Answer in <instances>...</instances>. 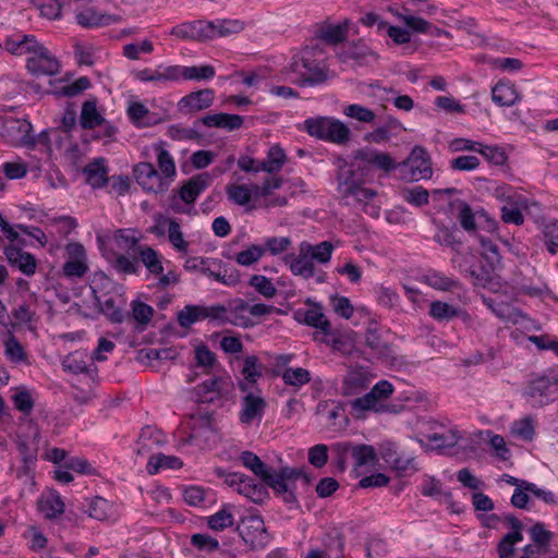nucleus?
I'll list each match as a JSON object with an SVG mask.
<instances>
[{
	"instance_id": "nucleus-20",
	"label": "nucleus",
	"mask_w": 558,
	"mask_h": 558,
	"mask_svg": "<svg viewBox=\"0 0 558 558\" xmlns=\"http://www.w3.org/2000/svg\"><path fill=\"white\" fill-rule=\"evenodd\" d=\"M165 441V436L160 430L146 426L141 430L135 451L138 456H144L154 448L162 446Z\"/></svg>"
},
{
	"instance_id": "nucleus-31",
	"label": "nucleus",
	"mask_w": 558,
	"mask_h": 558,
	"mask_svg": "<svg viewBox=\"0 0 558 558\" xmlns=\"http://www.w3.org/2000/svg\"><path fill=\"white\" fill-rule=\"evenodd\" d=\"M136 254L149 274L158 276L163 272L161 256L153 247L148 245L138 246Z\"/></svg>"
},
{
	"instance_id": "nucleus-42",
	"label": "nucleus",
	"mask_w": 558,
	"mask_h": 558,
	"mask_svg": "<svg viewBox=\"0 0 558 558\" xmlns=\"http://www.w3.org/2000/svg\"><path fill=\"white\" fill-rule=\"evenodd\" d=\"M290 470H294L298 474L294 475L293 477L291 478H284L283 480V485L287 486V490L288 492H275V494L279 497L282 498V500L286 502V504H294L296 502V496H295V493H294V489H295V482L299 480V478H302L304 481V483L306 485L311 484L312 482V477L305 473L303 471V469H300V468H290L288 466Z\"/></svg>"
},
{
	"instance_id": "nucleus-6",
	"label": "nucleus",
	"mask_w": 558,
	"mask_h": 558,
	"mask_svg": "<svg viewBox=\"0 0 558 558\" xmlns=\"http://www.w3.org/2000/svg\"><path fill=\"white\" fill-rule=\"evenodd\" d=\"M398 172L399 178L407 181L430 179L433 169L428 151L423 146H414L408 158L398 163Z\"/></svg>"
},
{
	"instance_id": "nucleus-29",
	"label": "nucleus",
	"mask_w": 558,
	"mask_h": 558,
	"mask_svg": "<svg viewBox=\"0 0 558 558\" xmlns=\"http://www.w3.org/2000/svg\"><path fill=\"white\" fill-rule=\"evenodd\" d=\"M367 386L368 378L365 373L356 369L350 371L343 379L342 395L348 397L360 395Z\"/></svg>"
},
{
	"instance_id": "nucleus-27",
	"label": "nucleus",
	"mask_w": 558,
	"mask_h": 558,
	"mask_svg": "<svg viewBox=\"0 0 558 558\" xmlns=\"http://www.w3.org/2000/svg\"><path fill=\"white\" fill-rule=\"evenodd\" d=\"M93 360V356H88L84 352L76 351L64 357L62 366L65 371L73 374L90 373L93 371L90 367L94 366Z\"/></svg>"
},
{
	"instance_id": "nucleus-9",
	"label": "nucleus",
	"mask_w": 558,
	"mask_h": 558,
	"mask_svg": "<svg viewBox=\"0 0 558 558\" xmlns=\"http://www.w3.org/2000/svg\"><path fill=\"white\" fill-rule=\"evenodd\" d=\"M29 53L32 56L26 61V68L29 72L38 75H54L59 73V61L41 44L36 41L34 50Z\"/></svg>"
},
{
	"instance_id": "nucleus-22",
	"label": "nucleus",
	"mask_w": 558,
	"mask_h": 558,
	"mask_svg": "<svg viewBox=\"0 0 558 558\" xmlns=\"http://www.w3.org/2000/svg\"><path fill=\"white\" fill-rule=\"evenodd\" d=\"M209 174L204 172L191 178L178 191L180 198L185 204H192L208 184Z\"/></svg>"
},
{
	"instance_id": "nucleus-24",
	"label": "nucleus",
	"mask_w": 558,
	"mask_h": 558,
	"mask_svg": "<svg viewBox=\"0 0 558 558\" xmlns=\"http://www.w3.org/2000/svg\"><path fill=\"white\" fill-rule=\"evenodd\" d=\"M38 510L46 519L53 520L64 513L65 505L61 496L53 492L38 500Z\"/></svg>"
},
{
	"instance_id": "nucleus-30",
	"label": "nucleus",
	"mask_w": 558,
	"mask_h": 558,
	"mask_svg": "<svg viewBox=\"0 0 558 558\" xmlns=\"http://www.w3.org/2000/svg\"><path fill=\"white\" fill-rule=\"evenodd\" d=\"M104 122V117L97 110V99H87L82 105L80 124L84 130H95Z\"/></svg>"
},
{
	"instance_id": "nucleus-49",
	"label": "nucleus",
	"mask_w": 558,
	"mask_h": 558,
	"mask_svg": "<svg viewBox=\"0 0 558 558\" xmlns=\"http://www.w3.org/2000/svg\"><path fill=\"white\" fill-rule=\"evenodd\" d=\"M75 19L77 24L83 27H97L107 25L109 23L110 16L100 14L94 8H87L78 12Z\"/></svg>"
},
{
	"instance_id": "nucleus-8",
	"label": "nucleus",
	"mask_w": 558,
	"mask_h": 558,
	"mask_svg": "<svg viewBox=\"0 0 558 558\" xmlns=\"http://www.w3.org/2000/svg\"><path fill=\"white\" fill-rule=\"evenodd\" d=\"M365 166H373L374 168L385 172H390L395 169L398 170V163L388 153H381L371 148L357 149L355 151L354 161L350 167L360 171Z\"/></svg>"
},
{
	"instance_id": "nucleus-63",
	"label": "nucleus",
	"mask_w": 558,
	"mask_h": 558,
	"mask_svg": "<svg viewBox=\"0 0 558 558\" xmlns=\"http://www.w3.org/2000/svg\"><path fill=\"white\" fill-rule=\"evenodd\" d=\"M478 153L485 157V159L495 165L502 166L507 162L508 157L505 150L498 146H485L480 145Z\"/></svg>"
},
{
	"instance_id": "nucleus-19",
	"label": "nucleus",
	"mask_w": 558,
	"mask_h": 558,
	"mask_svg": "<svg viewBox=\"0 0 558 558\" xmlns=\"http://www.w3.org/2000/svg\"><path fill=\"white\" fill-rule=\"evenodd\" d=\"M83 172L86 177V182L94 189L102 187L109 182L106 159L102 157L96 158L93 162L88 163Z\"/></svg>"
},
{
	"instance_id": "nucleus-59",
	"label": "nucleus",
	"mask_w": 558,
	"mask_h": 558,
	"mask_svg": "<svg viewBox=\"0 0 558 558\" xmlns=\"http://www.w3.org/2000/svg\"><path fill=\"white\" fill-rule=\"evenodd\" d=\"M175 66V80L178 81L180 77H183L184 80H202V78H208L209 77V65H202V66H182V65H174Z\"/></svg>"
},
{
	"instance_id": "nucleus-10",
	"label": "nucleus",
	"mask_w": 558,
	"mask_h": 558,
	"mask_svg": "<svg viewBox=\"0 0 558 558\" xmlns=\"http://www.w3.org/2000/svg\"><path fill=\"white\" fill-rule=\"evenodd\" d=\"M133 177L137 184L147 192L162 193L168 190L169 182L159 174L150 162H138L133 167Z\"/></svg>"
},
{
	"instance_id": "nucleus-45",
	"label": "nucleus",
	"mask_w": 558,
	"mask_h": 558,
	"mask_svg": "<svg viewBox=\"0 0 558 558\" xmlns=\"http://www.w3.org/2000/svg\"><path fill=\"white\" fill-rule=\"evenodd\" d=\"M113 240L121 250L137 253L141 235L133 229H120L114 232Z\"/></svg>"
},
{
	"instance_id": "nucleus-40",
	"label": "nucleus",
	"mask_w": 558,
	"mask_h": 558,
	"mask_svg": "<svg viewBox=\"0 0 558 558\" xmlns=\"http://www.w3.org/2000/svg\"><path fill=\"white\" fill-rule=\"evenodd\" d=\"M429 315L436 320L449 322L454 317L466 315V313L447 302L433 301L429 305Z\"/></svg>"
},
{
	"instance_id": "nucleus-26",
	"label": "nucleus",
	"mask_w": 558,
	"mask_h": 558,
	"mask_svg": "<svg viewBox=\"0 0 558 558\" xmlns=\"http://www.w3.org/2000/svg\"><path fill=\"white\" fill-rule=\"evenodd\" d=\"M209 107V89L193 92L183 97L179 102L182 112H196Z\"/></svg>"
},
{
	"instance_id": "nucleus-35",
	"label": "nucleus",
	"mask_w": 558,
	"mask_h": 558,
	"mask_svg": "<svg viewBox=\"0 0 558 558\" xmlns=\"http://www.w3.org/2000/svg\"><path fill=\"white\" fill-rule=\"evenodd\" d=\"M235 507L227 504L223 505L217 512L211 514V531H225L226 529L235 527L234 519Z\"/></svg>"
},
{
	"instance_id": "nucleus-39",
	"label": "nucleus",
	"mask_w": 558,
	"mask_h": 558,
	"mask_svg": "<svg viewBox=\"0 0 558 558\" xmlns=\"http://www.w3.org/2000/svg\"><path fill=\"white\" fill-rule=\"evenodd\" d=\"M4 355L7 359L14 363V364H29L28 355L21 344V342L17 340L15 336H13L11 332L9 333L8 338L4 340Z\"/></svg>"
},
{
	"instance_id": "nucleus-38",
	"label": "nucleus",
	"mask_w": 558,
	"mask_h": 558,
	"mask_svg": "<svg viewBox=\"0 0 558 558\" xmlns=\"http://www.w3.org/2000/svg\"><path fill=\"white\" fill-rule=\"evenodd\" d=\"M369 54H372L369 48L361 40L351 41L341 51L337 52L338 59L343 63H347L350 60L362 63Z\"/></svg>"
},
{
	"instance_id": "nucleus-32",
	"label": "nucleus",
	"mask_w": 558,
	"mask_h": 558,
	"mask_svg": "<svg viewBox=\"0 0 558 558\" xmlns=\"http://www.w3.org/2000/svg\"><path fill=\"white\" fill-rule=\"evenodd\" d=\"M266 484L256 483L253 478L245 476L238 488V493L248 498L254 504H262L267 497Z\"/></svg>"
},
{
	"instance_id": "nucleus-1",
	"label": "nucleus",
	"mask_w": 558,
	"mask_h": 558,
	"mask_svg": "<svg viewBox=\"0 0 558 558\" xmlns=\"http://www.w3.org/2000/svg\"><path fill=\"white\" fill-rule=\"evenodd\" d=\"M457 220H459L464 231L478 236L483 250L482 254L490 265L499 264L501 256L498 245L480 235L481 231L494 232L497 229L495 218L490 217L487 211H458Z\"/></svg>"
},
{
	"instance_id": "nucleus-37",
	"label": "nucleus",
	"mask_w": 558,
	"mask_h": 558,
	"mask_svg": "<svg viewBox=\"0 0 558 558\" xmlns=\"http://www.w3.org/2000/svg\"><path fill=\"white\" fill-rule=\"evenodd\" d=\"M300 245L302 246V252L307 253L312 260H316L320 264H327L331 259L333 245L329 241H323L318 244L302 242Z\"/></svg>"
},
{
	"instance_id": "nucleus-5",
	"label": "nucleus",
	"mask_w": 558,
	"mask_h": 558,
	"mask_svg": "<svg viewBox=\"0 0 558 558\" xmlns=\"http://www.w3.org/2000/svg\"><path fill=\"white\" fill-rule=\"evenodd\" d=\"M304 128L311 136L336 144H345L350 140L351 131L341 121L327 118H310L304 121Z\"/></svg>"
},
{
	"instance_id": "nucleus-2",
	"label": "nucleus",
	"mask_w": 558,
	"mask_h": 558,
	"mask_svg": "<svg viewBox=\"0 0 558 558\" xmlns=\"http://www.w3.org/2000/svg\"><path fill=\"white\" fill-rule=\"evenodd\" d=\"M330 450L332 463L340 473L345 471L349 459L353 460L355 470L377 461L375 448L371 445L338 441L331 445Z\"/></svg>"
},
{
	"instance_id": "nucleus-17",
	"label": "nucleus",
	"mask_w": 558,
	"mask_h": 558,
	"mask_svg": "<svg viewBox=\"0 0 558 558\" xmlns=\"http://www.w3.org/2000/svg\"><path fill=\"white\" fill-rule=\"evenodd\" d=\"M350 24V20L345 19L336 25H323L317 31L316 37L327 45L337 46L347 39Z\"/></svg>"
},
{
	"instance_id": "nucleus-52",
	"label": "nucleus",
	"mask_w": 558,
	"mask_h": 558,
	"mask_svg": "<svg viewBox=\"0 0 558 558\" xmlns=\"http://www.w3.org/2000/svg\"><path fill=\"white\" fill-rule=\"evenodd\" d=\"M523 539V534L518 532H508L502 536L497 545L499 558H517L514 545Z\"/></svg>"
},
{
	"instance_id": "nucleus-25",
	"label": "nucleus",
	"mask_w": 558,
	"mask_h": 558,
	"mask_svg": "<svg viewBox=\"0 0 558 558\" xmlns=\"http://www.w3.org/2000/svg\"><path fill=\"white\" fill-rule=\"evenodd\" d=\"M287 260H289L291 272L295 276L308 279L311 277H314L316 274V269L312 258L308 256L307 253L302 252L301 245L299 246V255L295 257L288 256Z\"/></svg>"
},
{
	"instance_id": "nucleus-21",
	"label": "nucleus",
	"mask_w": 558,
	"mask_h": 558,
	"mask_svg": "<svg viewBox=\"0 0 558 558\" xmlns=\"http://www.w3.org/2000/svg\"><path fill=\"white\" fill-rule=\"evenodd\" d=\"M82 509L89 518L98 521L108 520L114 513L113 506L107 499L99 496L86 499L82 505Z\"/></svg>"
},
{
	"instance_id": "nucleus-53",
	"label": "nucleus",
	"mask_w": 558,
	"mask_h": 558,
	"mask_svg": "<svg viewBox=\"0 0 558 558\" xmlns=\"http://www.w3.org/2000/svg\"><path fill=\"white\" fill-rule=\"evenodd\" d=\"M14 408L22 412L24 415H29L35 405V399L29 390L24 387L15 389L14 395L11 397Z\"/></svg>"
},
{
	"instance_id": "nucleus-34",
	"label": "nucleus",
	"mask_w": 558,
	"mask_h": 558,
	"mask_svg": "<svg viewBox=\"0 0 558 558\" xmlns=\"http://www.w3.org/2000/svg\"><path fill=\"white\" fill-rule=\"evenodd\" d=\"M154 150L157 153V165L159 169V174H161V177L166 179V182L170 183V181L177 173L175 162L170 153L167 149H165L162 143L156 144L154 146Z\"/></svg>"
},
{
	"instance_id": "nucleus-13",
	"label": "nucleus",
	"mask_w": 558,
	"mask_h": 558,
	"mask_svg": "<svg viewBox=\"0 0 558 558\" xmlns=\"http://www.w3.org/2000/svg\"><path fill=\"white\" fill-rule=\"evenodd\" d=\"M495 196L496 198L505 202L501 209H530L531 207L539 205L533 197L525 193L518 192L507 184L496 187Z\"/></svg>"
},
{
	"instance_id": "nucleus-61",
	"label": "nucleus",
	"mask_w": 558,
	"mask_h": 558,
	"mask_svg": "<svg viewBox=\"0 0 558 558\" xmlns=\"http://www.w3.org/2000/svg\"><path fill=\"white\" fill-rule=\"evenodd\" d=\"M250 286L260 293L263 296L270 299L277 294V289L271 280L263 275H254L250 279Z\"/></svg>"
},
{
	"instance_id": "nucleus-48",
	"label": "nucleus",
	"mask_w": 558,
	"mask_h": 558,
	"mask_svg": "<svg viewBox=\"0 0 558 558\" xmlns=\"http://www.w3.org/2000/svg\"><path fill=\"white\" fill-rule=\"evenodd\" d=\"M302 322L307 326L319 329L324 335L331 333V325L319 307L304 312Z\"/></svg>"
},
{
	"instance_id": "nucleus-12",
	"label": "nucleus",
	"mask_w": 558,
	"mask_h": 558,
	"mask_svg": "<svg viewBox=\"0 0 558 558\" xmlns=\"http://www.w3.org/2000/svg\"><path fill=\"white\" fill-rule=\"evenodd\" d=\"M234 531L252 547L263 546L268 539L264 520L259 515L244 518L241 524L235 525Z\"/></svg>"
},
{
	"instance_id": "nucleus-57",
	"label": "nucleus",
	"mask_w": 558,
	"mask_h": 558,
	"mask_svg": "<svg viewBox=\"0 0 558 558\" xmlns=\"http://www.w3.org/2000/svg\"><path fill=\"white\" fill-rule=\"evenodd\" d=\"M529 532L533 543L536 544L539 549H547L554 537V534L548 531L542 522L534 523Z\"/></svg>"
},
{
	"instance_id": "nucleus-41",
	"label": "nucleus",
	"mask_w": 558,
	"mask_h": 558,
	"mask_svg": "<svg viewBox=\"0 0 558 558\" xmlns=\"http://www.w3.org/2000/svg\"><path fill=\"white\" fill-rule=\"evenodd\" d=\"M286 153L279 145L269 148L267 156L259 162V169L267 173L278 172L286 162Z\"/></svg>"
},
{
	"instance_id": "nucleus-51",
	"label": "nucleus",
	"mask_w": 558,
	"mask_h": 558,
	"mask_svg": "<svg viewBox=\"0 0 558 558\" xmlns=\"http://www.w3.org/2000/svg\"><path fill=\"white\" fill-rule=\"evenodd\" d=\"M243 117L232 113H214L211 114V128L223 129L227 131H234L242 126Z\"/></svg>"
},
{
	"instance_id": "nucleus-43",
	"label": "nucleus",
	"mask_w": 558,
	"mask_h": 558,
	"mask_svg": "<svg viewBox=\"0 0 558 558\" xmlns=\"http://www.w3.org/2000/svg\"><path fill=\"white\" fill-rule=\"evenodd\" d=\"M424 281L432 288L441 291H452L460 288V282L445 274L430 270L424 276Z\"/></svg>"
},
{
	"instance_id": "nucleus-50",
	"label": "nucleus",
	"mask_w": 558,
	"mask_h": 558,
	"mask_svg": "<svg viewBox=\"0 0 558 558\" xmlns=\"http://www.w3.org/2000/svg\"><path fill=\"white\" fill-rule=\"evenodd\" d=\"M350 404L356 413H362L365 411L381 413L387 410V407L381 402H378L371 391L362 397L355 398L350 402Z\"/></svg>"
},
{
	"instance_id": "nucleus-44",
	"label": "nucleus",
	"mask_w": 558,
	"mask_h": 558,
	"mask_svg": "<svg viewBox=\"0 0 558 558\" xmlns=\"http://www.w3.org/2000/svg\"><path fill=\"white\" fill-rule=\"evenodd\" d=\"M218 319L222 323H230L234 326H248V319L242 315H236L234 311L231 308V304L229 307L223 305H213L211 306V320Z\"/></svg>"
},
{
	"instance_id": "nucleus-23",
	"label": "nucleus",
	"mask_w": 558,
	"mask_h": 558,
	"mask_svg": "<svg viewBox=\"0 0 558 558\" xmlns=\"http://www.w3.org/2000/svg\"><path fill=\"white\" fill-rule=\"evenodd\" d=\"M311 51H304L301 58L302 65L307 70L308 76H304L301 81V85H318L327 81V70L319 66L314 60L311 59Z\"/></svg>"
},
{
	"instance_id": "nucleus-55",
	"label": "nucleus",
	"mask_w": 558,
	"mask_h": 558,
	"mask_svg": "<svg viewBox=\"0 0 558 558\" xmlns=\"http://www.w3.org/2000/svg\"><path fill=\"white\" fill-rule=\"evenodd\" d=\"M31 2L40 11L43 16L52 20L61 16L63 0H31Z\"/></svg>"
},
{
	"instance_id": "nucleus-33",
	"label": "nucleus",
	"mask_w": 558,
	"mask_h": 558,
	"mask_svg": "<svg viewBox=\"0 0 558 558\" xmlns=\"http://www.w3.org/2000/svg\"><path fill=\"white\" fill-rule=\"evenodd\" d=\"M183 462L175 456H166L163 453L154 454L149 458L146 469L151 475L157 474L160 470H179Z\"/></svg>"
},
{
	"instance_id": "nucleus-36",
	"label": "nucleus",
	"mask_w": 558,
	"mask_h": 558,
	"mask_svg": "<svg viewBox=\"0 0 558 558\" xmlns=\"http://www.w3.org/2000/svg\"><path fill=\"white\" fill-rule=\"evenodd\" d=\"M245 28V23L239 19H217L211 21V37H227L241 33Z\"/></svg>"
},
{
	"instance_id": "nucleus-7",
	"label": "nucleus",
	"mask_w": 558,
	"mask_h": 558,
	"mask_svg": "<svg viewBox=\"0 0 558 558\" xmlns=\"http://www.w3.org/2000/svg\"><path fill=\"white\" fill-rule=\"evenodd\" d=\"M359 171L349 167L340 170L338 175L339 189L344 198H354L360 204L367 205V201L376 195L372 189L361 185Z\"/></svg>"
},
{
	"instance_id": "nucleus-60",
	"label": "nucleus",
	"mask_w": 558,
	"mask_h": 558,
	"mask_svg": "<svg viewBox=\"0 0 558 558\" xmlns=\"http://www.w3.org/2000/svg\"><path fill=\"white\" fill-rule=\"evenodd\" d=\"M401 196L410 205L414 207H421L428 203V191L422 186H415L412 189H404L401 192Z\"/></svg>"
},
{
	"instance_id": "nucleus-58",
	"label": "nucleus",
	"mask_w": 558,
	"mask_h": 558,
	"mask_svg": "<svg viewBox=\"0 0 558 558\" xmlns=\"http://www.w3.org/2000/svg\"><path fill=\"white\" fill-rule=\"evenodd\" d=\"M113 269L121 275H136L140 271L137 258H131L123 254H118L112 262Z\"/></svg>"
},
{
	"instance_id": "nucleus-14",
	"label": "nucleus",
	"mask_w": 558,
	"mask_h": 558,
	"mask_svg": "<svg viewBox=\"0 0 558 558\" xmlns=\"http://www.w3.org/2000/svg\"><path fill=\"white\" fill-rule=\"evenodd\" d=\"M4 255L9 264L16 267L24 275L33 276L36 272V258L31 253H27L15 245H9L4 250Z\"/></svg>"
},
{
	"instance_id": "nucleus-11",
	"label": "nucleus",
	"mask_w": 558,
	"mask_h": 558,
	"mask_svg": "<svg viewBox=\"0 0 558 558\" xmlns=\"http://www.w3.org/2000/svg\"><path fill=\"white\" fill-rule=\"evenodd\" d=\"M65 253L68 255V259L62 267L64 277L69 279L84 277L89 269L84 246L77 242L69 243L65 246Z\"/></svg>"
},
{
	"instance_id": "nucleus-3",
	"label": "nucleus",
	"mask_w": 558,
	"mask_h": 558,
	"mask_svg": "<svg viewBox=\"0 0 558 558\" xmlns=\"http://www.w3.org/2000/svg\"><path fill=\"white\" fill-rule=\"evenodd\" d=\"M240 460L245 468L250 469L263 483L272 488L274 492H288L287 486L283 485V480L291 478L298 474L288 466L272 470L252 451H243L240 456Z\"/></svg>"
},
{
	"instance_id": "nucleus-47",
	"label": "nucleus",
	"mask_w": 558,
	"mask_h": 558,
	"mask_svg": "<svg viewBox=\"0 0 558 558\" xmlns=\"http://www.w3.org/2000/svg\"><path fill=\"white\" fill-rule=\"evenodd\" d=\"M36 41L32 35L16 36L5 40V49L12 54L22 56L34 50Z\"/></svg>"
},
{
	"instance_id": "nucleus-46",
	"label": "nucleus",
	"mask_w": 558,
	"mask_h": 558,
	"mask_svg": "<svg viewBox=\"0 0 558 558\" xmlns=\"http://www.w3.org/2000/svg\"><path fill=\"white\" fill-rule=\"evenodd\" d=\"M209 316L207 307L187 305L178 313V322L180 326L187 328L194 323L205 319Z\"/></svg>"
},
{
	"instance_id": "nucleus-15",
	"label": "nucleus",
	"mask_w": 558,
	"mask_h": 558,
	"mask_svg": "<svg viewBox=\"0 0 558 558\" xmlns=\"http://www.w3.org/2000/svg\"><path fill=\"white\" fill-rule=\"evenodd\" d=\"M527 396L554 400L558 396V377L539 376L529 383Z\"/></svg>"
},
{
	"instance_id": "nucleus-4",
	"label": "nucleus",
	"mask_w": 558,
	"mask_h": 558,
	"mask_svg": "<svg viewBox=\"0 0 558 558\" xmlns=\"http://www.w3.org/2000/svg\"><path fill=\"white\" fill-rule=\"evenodd\" d=\"M282 184L281 178H268L262 185L253 184L251 187L246 185H232L228 189L229 198L236 205L243 206L251 201L252 197L263 196L267 199L266 206H284L287 201L284 197L268 199L272 191L279 189Z\"/></svg>"
},
{
	"instance_id": "nucleus-16",
	"label": "nucleus",
	"mask_w": 558,
	"mask_h": 558,
	"mask_svg": "<svg viewBox=\"0 0 558 558\" xmlns=\"http://www.w3.org/2000/svg\"><path fill=\"white\" fill-rule=\"evenodd\" d=\"M267 404L264 398L255 396L252 392L246 393L242 400V410L240 421L243 424H250L256 418H262Z\"/></svg>"
},
{
	"instance_id": "nucleus-54",
	"label": "nucleus",
	"mask_w": 558,
	"mask_h": 558,
	"mask_svg": "<svg viewBox=\"0 0 558 558\" xmlns=\"http://www.w3.org/2000/svg\"><path fill=\"white\" fill-rule=\"evenodd\" d=\"M281 376L286 385L293 387H301L311 380L310 372L303 367H287Z\"/></svg>"
},
{
	"instance_id": "nucleus-56",
	"label": "nucleus",
	"mask_w": 558,
	"mask_h": 558,
	"mask_svg": "<svg viewBox=\"0 0 558 558\" xmlns=\"http://www.w3.org/2000/svg\"><path fill=\"white\" fill-rule=\"evenodd\" d=\"M434 241L440 245L449 246L452 250H458L462 244L461 239L457 236V230L445 226L438 227L434 235Z\"/></svg>"
},
{
	"instance_id": "nucleus-64",
	"label": "nucleus",
	"mask_w": 558,
	"mask_h": 558,
	"mask_svg": "<svg viewBox=\"0 0 558 558\" xmlns=\"http://www.w3.org/2000/svg\"><path fill=\"white\" fill-rule=\"evenodd\" d=\"M343 112L345 116L364 123H371L376 118L373 110L357 104L349 105Z\"/></svg>"
},
{
	"instance_id": "nucleus-18",
	"label": "nucleus",
	"mask_w": 558,
	"mask_h": 558,
	"mask_svg": "<svg viewBox=\"0 0 558 558\" xmlns=\"http://www.w3.org/2000/svg\"><path fill=\"white\" fill-rule=\"evenodd\" d=\"M189 426L191 428L189 441L199 446L206 445L209 432L208 413L206 411L203 412L199 410L195 414H192Z\"/></svg>"
},
{
	"instance_id": "nucleus-62",
	"label": "nucleus",
	"mask_w": 558,
	"mask_h": 558,
	"mask_svg": "<svg viewBox=\"0 0 558 558\" xmlns=\"http://www.w3.org/2000/svg\"><path fill=\"white\" fill-rule=\"evenodd\" d=\"M265 252L266 248L260 245H251L248 248L239 252L235 260L242 266H251L258 262Z\"/></svg>"
},
{
	"instance_id": "nucleus-28",
	"label": "nucleus",
	"mask_w": 558,
	"mask_h": 558,
	"mask_svg": "<svg viewBox=\"0 0 558 558\" xmlns=\"http://www.w3.org/2000/svg\"><path fill=\"white\" fill-rule=\"evenodd\" d=\"M492 99L498 106L510 107L520 99V96L512 84L498 82L492 89Z\"/></svg>"
}]
</instances>
